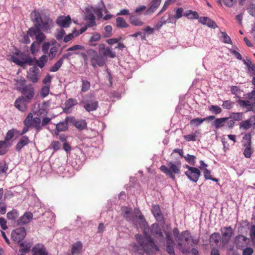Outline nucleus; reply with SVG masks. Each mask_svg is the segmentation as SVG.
Instances as JSON below:
<instances>
[{
  "instance_id": "nucleus-37",
  "label": "nucleus",
  "mask_w": 255,
  "mask_h": 255,
  "mask_svg": "<svg viewBox=\"0 0 255 255\" xmlns=\"http://www.w3.org/2000/svg\"><path fill=\"white\" fill-rule=\"evenodd\" d=\"M77 104V101L76 99L70 98L66 100L64 103V111L69 110L72 107Z\"/></svg>"
},
{
  "instance_id": "nucleus-26",
  "label": "nucleus",
  "mask_w": 255,
  "mask_h": 255,
  "mask_svg": "<svg viewBox=\"0 0 255 255\" xmlns=\"http://www.w3.org/2000/svg\"><path fill=\"white\" fill-rule=\"evenodd\" d=\"M123 217L128 221H132V212L131 208L127 207H122L121 208Z\"/></svg>"
},
{
  "instance_id": "nucleus-41",
  "label": "nucleus",
  "mask_w": 255,
  "mask_h": 255,
  "mask_svg": "<svg viewBox=\"0 0 255 255\" xmlns=\"http://www.w3.org/2000/svg\"><path fill=\"white\" fill-rule=\"evenodd\" d=\"M32 126L38 130L41 129L42 126H41V120L39 118H32Z\"/></svg>"
},
{
  "instance_id": "nucleus-55",
  "label": "nucleus",
  "mask_w": 255,
  "mask_h": 255,
  "mask_svg": "<svg viewBox=\"0 0 255 255\" xmlns=\"http://www.w3.org/2000/svg\"><path fill=\"white\" fill-rule=\"evenodd\" d=\"M184 158L189 163H190L192 165H195V160L196 158L195 156L187 154L186 156H184Z\"/></svg>"
},
{
  "instance_id": "nucleus-8",
  "label": "nucleus",
  "mask_w": 255,
  "mask_h": 255,
  "mask_svg": "<svg viewBox=\"0 0 255 255\" xmlns=\"http://www.w3.org/2000/svg\"><path fill=\"white\" fill-rule=\"evenodd\" d=\"M41 30L35 27H31L28 29L27 33L31 37L34 36L36 39L35 42L40 44L46 39V36Z\"/></svg>"
},
{
  "instance_id": "nucleus-35",
  "label": "nucleus",
  "mask_w": 255,
  "mask_h": 255,
  "mask_svg": "<svg viewBox=\"0 0 255 255\" xmlns=\"http://www.w3.org/2000/svg\"><path fill=\"white\" fill-rule=\"evenodd\" d=\"M34 60L33 65H37L40 68H43L46 62L47 61V56L45 55H43L41 56L39 59L37 60L35 58L33 59Z\"/></svg>"
},
{
  "instance_id": "nucleus-48",
  "label": "nucleus",
  "mask_w": 255,
  "mask_h": 255,
  "mask_svg": "<svg viewBox=\"0 0 255 255\" xmlns=\"http://www.w3.org/2000/svg\"><path fill=\"white\" fill-rule=\"evenodd\" d=\"M209 110L216 115L220 114L222 112V109L221 107L217 105H211L209 107Z\"/></svg>"
},
{
  "instance_id": "nucleus-62",
  "label": "nucleus",
  "mask_w": 255,
  "mask_h": 255,
  "mask_svg": "<svg viewBox=\"0 0 255 255\" xmlns=\"http://www.w3.org/2000/svg\"><path fill=\"white\" fill-rule=\"evenodd\" d=\"M52 76L49 74H47L42 80V83L45 85H49L51 83Z\"/></svg>"
},
{
  "instance_id": "nucleus-53",
  "label": "nucleus",
  "mask_w": 255,
  "mask_h": 255,
  "mask_svg": "<svg viewBox=\"0 0 255 255\" xmlns=\"http://www.w3.org/2000/svg\"><path fill=\"white\" fill-rule=\"evenodd\" d=\"M40 43L34 41L30 46V52L32 54L36 53L39 49Z\"/></svg>"
},
{
  "instance_id": "nucleus-23",
  "label": "nucleus",
  "mask_w": 255,
  "mask_h": 255,
  "mask_svg": "<svg viewBox=\"0 0 255 255\" xmlns=\"http://www.w3.org/2000/svg\"><path fill=\"white\" fill-rule=\"evenodd\" d=\"M32 255H48L45 247L40 244H36L32 249Z\"/></svg>"
},
{
  "instance_id": "nucleus-56",
  "label": "nucleus",
  "mask_w": 255,
  "mask_h": 255,
  "mask_svg": "<svg viewBox=\"0 0 255 255\" xmlns=\"http://www.w3.org/2000/svg\"><path fill=\"white\" fill-rule=\"evenodd\" d=\"M184 15L190 19H199V18H200L199 17V15L196 11H193L191 10H189L188 12H186V13L184 14Z\"/></svg>"
},
{
  "instance_id": "nucleus-40",
  "label": "nucleus",
  "mask_w": 255,
  "mask_h": 255,
  "mask_svg": "<svg viewBox=\"0 0 255 255\" xmlns=\"http://www.w3.org/2000/svg\"><path fill=\"white\" fill-rule=\"evenodd\" d=\"M18 132V131L15 128H12L8 130L4 138V140L6 142L8 141L14 137L15 133Z\"/></svg>"
},
{
  "instance_id": "nucleus-25",
  "label": "nucleus",
  "mask_w": 255,
  "mask_h": 255,
  "mask_svg": "<svg viewBox=\"0 0 255 255\" xmlns=\"http://www.w3.org/2000/svg\"><path fill=\"white\" fill-rule=\"evenodd\" d=\"M30 142L29 138L26 136H22L15 146V150L19 152L21 149Z\"/></svg>"
},
{
  "instance_id": "nucleus-32",
  "label": "nucleus",
  "mask_w": 255,
  "mask_h": 255,
  "mask_svg": "<svg viewBox=\"0 0 255 255\" xmlns=\"http://www.w3.org/2000/svg\"><path fill=\"white\" fill-rule=\"evenodd\" d=\"M130 23L134 26H141L144 25V22L134 15H131L129 17Z\"/></svg>"
},
{
  "instance_id": "nucleus-12",
  "label": "nucleus",
  "mask_w": 255,
  "mask_h": 255,
  "mask_svg": "<svg viewBox=\"0 0 255 255\" xmlns=\"http://www.w3.org/2000/svg\"><path fill=\"white\" fill-rule=\"evenodd\" d=\"M151 233L158 240L159 244L164 243L163 234L158 224L155 223L152 225L151 227Z\"/></svg>"
},
{
  "instance_id": "nucleus-61",
  "label": "nucleus",
  "mask_w": 255,
  "mask_h": 255,
  "mask_svg": "<svg viewBox=\"0 0 255 255\" xmlns=\"http://www.w3.org/2000/svg\"><path fill=\"white\" fill-rule=\"evenodd\" d=\"M112 27L111 25H108L104 27L105 31V34H104V37H109L112 35Z\"/></svg>"
},
{
  "instance_id": "nucleus-59",
  "label": "nucleus",
  "mask_w": 255,
  "mask_h": 255,
  "mask_svg": "<svg viewBox=\"0 0 255 255\" xmlns=\"http://www.w3.org/2000/svg\"><path fill=\"white\" fill-rule=\"evenodd\" d=\"M205 119L197 118L191 120L190 124L192 125H195V126H198L201 125L203 122L205 121Z\"/></svg>"
},
{
  "instance_id": "nucleus-43",
  "label": "nucleus",
  "mask_w": 255,
  "mask_h": 255,
  "mask_svg": "<svg viewBox=\"0 0 255 255\" xmlns=\"http://www.w3.org/2000/svg\"><path fill=\"white\" fill-rule=\"evenodd\" d=\"M161 0H152L148 11L153 12L160 5Z\"/></svg>"
},
{
  "instance_id": "nucleus-10",
  "label": "nucleus",
  "mask_w": 255,
  "mask_h": 255,
  "mask_svg": "<svg viewBox=\"0 0 255 255\" xmlns=\"http://www.w3.org/2000/svg\"><path fill=\"white\" fill-rule=\"evenodd\" d=\"M26 236V230L24 227H19L12 231L11 234V239L14 242L20 243Z\"/></svg>"
},
{
  "instance_id": "nucleus-38",
  "label": "nucleus",
  "mask_w": 255,
  "mask_h": 255,
  "mask_svg": "<svg viewBox=\"0 0 255 255\" xmlns=\"http://www.w3.org/2000/svg\"><path fill=\"white\" fill-rule=\"evenodd\" d=\"M86 19L89 20L88 26L92 27L96 25L95 16L91 12H88L86 16Z\"/></svg>"
},
{
  "instance_id": "nucleus-31",
  "label": "nucleus",
  "mask_w": 255,
  "mask_h": 255,
  "mask_svg": "<svg viewBox=\"0 0 255 255\" xmlns=\"http://www.w3.org/2000/svg\"><path fill=\"white\" fill-rule=\"evenodd\" d=\"M172 16L170 14H169L168 18H166L165 15L161 17L160 19L157 22L155 25V29H159L161 28L163 25L166 24L167 22H171V19Z\"/></svg>"
},
{
  "instance_id": "nucleus-11",
  "label": "nucleus",
  "mask_w": 255,
  "mask_h": 255,
  "mask_svg": "<svg viewBox=\"0 0 255 255\" xmlns=\"http://www.w3.org/2000/svg\"><path fill=\"white\" fill-rule=\"evenodd\" d=\"M244 139L246 140L244 144L245 148L244 151V155L246 158H250L251 157L253 152V150L251 148V139L252 136L250 133H248L245 135L243 137Z\"/></svg>"
},
{
  "instance_id": "nucleus-16",
  "label": "nucleus",
  "mask_w": 255,
  "mask_h": 255,
  "mask_svg": "<svg viewBox=\"0 0 255 255\" xmlns=\"http://www.w3.org/2000/svg\"><path fill=\"white\" fill-rule=\"evenodd\" d=\"M39 70L36 67H32L28 70L27 74V78L32 83H37L38 81V73Z\"/></svg>"
},
{
  "instance_id": "nucleus-28",
  "label": "nucleus",
  "mask_w": 255,
  "mask_h": 255,
  "mask_svg": "<svg viewBox=\"0 0 255 255\" xmlns=\"http://www.w3.org/2000/svg\"><path fill=\"white\" fill-rule=\"evenodd\" d=\"M254 122V116H251L249 119L242 121L239 125L240 128L244 129H248L253 126Z\"/></svg>"
},
{
  "instance_id": "nucleus-45",
  "label": "nucleus",
  "mask_w": 255,
  "mask_h": 255,
  "mask_svg": "<svg viewBox=\"0 0 255 255\" xmlns=\"http://www.w3.org/2000/svg\"><path fill=\"white\" fill-rule=\"evenodd\" d=\"M62 60L59 59L57 61L53 66L50 67L49 71L51 72H55L57 71L63 64Z\"/></svg>"
},
{
  "instance_id": "nucleus-20",
  "label": "nucleus",
  "mask_w": 255,
  "mask_h": 255,
  "mask_svg": "<svg viewBox=\"0 0 255 255\" xmlns=\"http://www.w3.org/2000/svg\"><path fill=\"white\" fill-rule=\"evenodd\" d=\"M151 212L156 220L163 224L164 223V219L160 208L158 205H153L152 206Z\"/></svg>"
},
{
  "instance_id": "nucleus-24",
  "label": "nucleus",
  "mask_w": 255,
  "mask_h": 255,
  "mask_svg": "<svg viewBox=\"0 0 255 255\" xmlns=\"http://www.w3.org/2000/svg\"><path fill=\"white\" fill-rule=\"evenodd\" d=\"M199 22L203 25H206L208 27L215 29L218 27V25L215 22L208 17L203 16L199 18Z\"/></svg>"
},
{
  "instance_id": "nucleus-58",
  "label": "nucleus",
  "mask_w": 255,
  "mask_h": 255,
  "mask_svg": "<svg viewBox=\"0 0 255 255\" xmlns=\"http://www.w3.org/2000/svg\"><path fill=\"white\" fill-rule=\"evenodd\" d=\"M204 177L206 179H210L212 181L218 182V179L215 178H213L211 175V172L207 169H205L204 171Z\"/></svg>"
},
{
  "instance_id": "nucleus-6",
  "label": "nucleus",
  "mask_w": 255,
  "mask_h": 255,
  "mask_svg": "<svg viewBox=\"0 0 255 255\" xmlns=\"http://www.w3.org/2000/svg\"><path fill=\"white\" fill-rule=\"evenodd\" d=\"M11 58L12 62L21 67L24 66L25 64L31 66L33 65L34 60L28 55L24 54L20 51L15 52Z\"/></svg>"
},
{
  "instance_id": "nucleus-22",
  "label": "nucleus",
  "mask_w": 255,
  "mask_h": 255,
  "mask_svg": "<svg viewBox=\"0 0 255 255\" xmlns=\"http://www.w3.org/2000/svg\"><path fill=\"white\" fill-rule=\"evenodd\" d=\"M33 218V214L30 212H25L17 221V225H24L29 223Z\"/></svg>"
},
{
  "instance_id": "nucleus-39",
  "label": "nucleus",
  "mask_w": 255,
  "mask_h": 255,
  "mask_svg": "<svg viewBox=\"0 0 255 255\" xmlns=\"http://www.w3.org/2000/svg\"><path fill=\"white\" fill-rule=\"evenodd\" d=\"M229 119H232L234 121H241L244 118V113L240 112V113H232L230 115V117H229Z\"/></svg>"
},
{
  "instance_id": "nucleus-15",
  "label": "nucleus",
  "mask_w": 255,
  "mask_h": 255,
  "mask_svg": "<svg viewBox=\"0 0 255 255\" xmlns=\"http://www.w3.org/2000/svg\"><path fill=\"white\" fill-rule=\"evenodd\" d=\"M30 102V101H27L23 96H21L15 101L14 105L19 111L24 112L27 109V104Z\"/></svg>"
},
{
  "instance_id": "nucleus-4",
  "label": "nucleus",
  "mask_w": 255,
  "mask_h": 255,
  "mask_svg": "<svg viewBox=\"0 0 255 255\" xmlns=\"http://www.w3.org/2000/svg\"><path fill=\"white\" fill-rule=\"evenodd\" d=\"M181 163L180 161L173 162L170 161L168 163V166L161 165L160 170L173 180H175V174H179L181 172Z\"/></svg>"
},
{
  "instance_id": "nucleus-63",
  "label": "nucleus",
  "mask_w": 255,
  "mask_h": 255,
  "mask_svg": "<svg viewBox=\"0 0 255 255\" xmlns=\"http://www.w3.org/2000/svg\"><path fill=\"white\" fill-rule=\"evenodd\" d=\"M250 235L252 242L255 243V225L252 226L250 230Z\"/></svg>"
},
{
  "instance_id": "nucleus-33",
  "label": "nucleus",
  "mask_w": 255,
  "mask_h": 255,
  "mask_svg": "<svg viewBox=\"0 0 255 255\" xmlns=\"http://www.w3.org/2000/svg\"><path fill=\"white\" fill-rule=\"evenodd\" d=\"M83 248V245L80 241L75 243L72 247L71 254L72 255H79Z\"/></svg>"
},
{
  "instance_id": "nucleus-52",
  "label": "nucleus",
  "mask_w": 255,
  "mask_h": 255,
  "mask_svg": "<svg viewBox=\"0 0 255 255\" xmlns=\"http://www.w3.org/2000/svg\"><path fill=\"white\" fill-rule=\"evenodd\" d=\"M235 104L234 102L230 100H226L223 102L222 107L227 110H230L233 108Z\"/></svg>"
},
{
  "instance_id": "nucleus-49",
  "label": "nucleus",
  "mask_w": 255,
  "mask_h": 255,
  "mask_svg": "<svg viewBox=\"0 0 255 255\" xmlns=\"http://www.w3.org/2000/svg\"><path fill=\"white\" fill-rule=\"evenodd\" d=\"M222 35L220 39L225 43L232 44L231 38L228 35L226 32H221Z\"/></svg>"
},
{
  "instance_id": "nucleus-27",
  "label": "nucleus",
  "mask_w": 255,
  "mask_h": 255,
  "mask_svg": "<svg viewBox=\"0 0 255 255\" xmlns=\"http://www.w3.org/2000/svg\"><path fill=\"white\" fill-rule=\"evenodd\" d=\"M104 51L103 54L105 56H108L110 58H114L116 57V53L115 52H113L111 48L110 47H107L106 48L105 47L104 45L102 44L100 45L99 48V52H101L102 51Z\"/></svg>"
},
{
  "instance_id": "nucleus-19",
  "label": "nucleus",
  "mask_w": 255,
  "mask_h": 255,
  "mask_svg": "<svg viewBox=\"0 0 255 255\" xmlns=\"http://www.w3.org/2000/svg\"><path fill=\"white\" fill-rule=\"evenodd\" d=\"M70 121H74V117H67L64 122L57 124L56 126L57 131H55V134L58 135L59 131L66 130L68 129V123H70Z\"/></svg>"
},
{
  "instance_id": "nucleus-7",
  "label": "nucleus",
  "mask_w": 255,
  "mask_h": 255,
  "mask_svg": "<svg viewBox=\"0 0 255 255\" xmlns=\"http://www.w3.org/2000/svg\"><path fill=\"white\" fill-rule=\"evenodd\" d=\"M87 54L90 58L91 65L95 68L97 66L103 67L105 64V61L102 56L98 54L97 52L92 49L87 51Z\"/></svg>"
},
{
  "instance_id": "nucleus-60",
  "label": "nucleus",
  "mask_w": 255,
  "mask_h": 255,
  "mask_svg": "<svg viewBox=\"0 0 255 255\" xmlns=\"http://www.w3.org/2000/svg\"><path fill=\"white\" fill-rule=\"evenodd\" d=\"M236 1L237 0H219L220 3H223L228 7H232Z\"/></svg>"
},
{
  "instance_id": "nucleus-50",
  "label": "nucleus",
  "mask_w": 255,
  "mask_h": 255,
  "mask_svg": "<svg viewBox=\"0 0 255 255\" xmlns=\"http://www.w3.org/2000/svg\"><path fill=\"white\" fill-rule=\"evenodd\" d=\"M49 85H45L42 87L40 92V96L43 98L46 97L49 94Z\"/></svg>"
},
{
  "instance_id": "nucleus-9",
  "label": "nucleus",
  "mask_w": 255,
  "mask_h": 255,
  "mask_svg": "<svg viewBox=\"0 0 255 255\" xmlns=\"http://www.w3.org/2000/svg\"><path fill=\"white\" fill-rule=\"evenodd\" d=\"M166 237V251L170 255H175L174 246L175 243L172 237V233L170 232L164 231Z\"/></svg>"
},
{
  "instance_id": "nucleus-57",
  "label": "nucleus",
  "mask_w": 255,
  "mask_h": 255,
  "mask_svg": "<svg viewBox=\"0 0 255 255\" xmlns=\"http://www.w3.org/2000/svg\"><path fill=\"white\" fill-rule=\"evenodd\" d=\"M58 51V48L56 46H53L50 49V51L48 54V57L50 59H54L56 55V53Z\"/></svg>"
},
{
  "instance_id": "nucleus-17",
  "label": "nucleus",
  "mask_w": 255,
  "mask_h": 255,
  "mask_svg": "<svg viewBox=\"0 0 255 255\" xmlns=\"http://www.w3.org/2000/svg\"><path fill=\"white\" fill-rule=\"evenodd\" d=\"M191 171H186L185 174L191 181L196 182L201 175V172L196 167L191 168Z\"/></svg>"
},
{
  "instance_id": "nucleus-13",
  "label": "nucleus",
  "mask_w": 255,
  "mask_h": 255,
  "mask_svg": "<svg viewBox=\"0 0 255 255\" xmlns=\"http://www.w3.org/2000/svg\"><path fill=\"white\" fill-rule=\"evenodd\" d=\"M250 239L246 237L240 235L236 237L235 239V244L237 249H242L249 245Z\"/></svg>"
},
{
  "instance_id": "nucleus-42",
  "label": "nucleus",
  "mask_w": 255,
  "mask_h": 255,
  "mask_svg": "<svg viewBox=\"0 0 255 255\" xmlns=\"http://www.w3.org/2000/svg\"><path fill=\"white\" fill-rule=\"evenodd\" d=\"M82 87L81 92L85 93L87 92L90 88L91 84L89 81L86 79H82Z\"/></svg>"
},
{
  "instance_id": "nucleus-46",
  "label": "nucleus",
  "mask_w": 255,
  "mask_h": 255,
  "mask_svg": "<svg viewBox=\"0 0 255 255\" xmlns=\"http://www.w3.org/2000/svg\"><path fill=\"white\" fill-rule=\"evenodd\" d=\"M7 142L5 140L0 141V155H4L7 151Z\"/></svg>"
},
{
  "instance_id": "nucleus-3",
  "label": "nucleus",
  "mask_w": 255,
  "mask_h": 255,
  "mask_svg": "<svg viewBox=\"0 0 255 255\" xmlns=\"http://www.w3.org/2000/svg\"><path fill=\"white\" fill-rule=\"evenodd\" d=\"M198 243V241L193 240L188 231H185L182 232L179 236L177 245L182 253L188 254L190 253V248L193 245Z\"/></svg>"
},
{
  "instance_id": "nucleus-18",
  "label": "nucleus",
  "mask_w": 255,
  "mask_h": 255,
  "mask_svg": "<svg viewBox=\"0 0 255 255\" xmlns=\"http://www.w3.org/2000/svg\"><path fill=\"white\" fill-rule=\"evenodd\" d=\"M56 23L63 28H68L71 23V18L69 15L60 16L56 19Z\"/></svg>"
},
{
  "instance_id": "nucleus-54",
  "label": "nucleus",
  "mask_w": 255,
  "mask_h": 255,
  "mask_svg": "<svg viewBox=\"0 0 255 255\" xmlns=\"http://www.w3.org/2000/svg\"><path fill=\"white\" fill-rule=\"evenodd\" d=\"M220 240V236L218 233L212 234L210 237V242L218 244Z\"/></svg>"
},
{
  "instance_id": "nucleus-47",
  "label": "nucleus",
  "mask_w": 255,
  "mask_h": 255,
  "mask_svg": "<svg viewBox=\"0 0 255 255\" xmlns=\"http://www.w3.org/2000/svg\"><path fill=\"white\" fill-rule=\"evenodd\" d=\"M32 114L31 113H29L23 121L24 125L29 127L32 126Z\"/></svg>"
},
{
  "instance_id": "nucleus-44",
  "label": "nucleus",
  "mask_w": 255,
  "mask_h": 255,
  "mask_svg": "<svg viewBox=\"0 0 255 255\" xmlns=\"http://www.w3.org/2000/svg\"><path fill=\"white\" fill-rule=\"evenodd\" d=\"M238 103L240 106L246 107L248 111H251L252 102L248 100H239Z\"/></svg>"
},
{
  "instance_id": "nucleus-2",
  "label": "nucleus",
  "mask_w": 255,
  "mask_h": 255,
  "mask_svg": "<svg viewBox=\"0 0 255 255\" xmlns=\"http://www.w3.org/2000/svg\"><path fill=\"white\" fill-rule=\"evenodd\" d=\"M34 27L42 30L45 32L50 30L54 26L52 20L46 15H41L39 12L34 10L31 14Z\"/></svg>"
},
{
  "instance_id": "nucleus-29",
  "label": "nucleus",
  "mask_w": 255,
  "mask_h": 255,
  "mask_svg": "<svg viewBox=\"0 0 255 255\" xmlns=\"http://www.w3.org/2000/svg\"><path fill=\"white\" fill-rule=\"evenodd\" d=\"M70 123L74 124L76 128L82 130L86 128L87 124L85 120H80L76 121L74 118V121H70Z\"/></svg>"
},
{
  "instance_id": "nucleus-30",
  "label": "nucleus",
  "mask_w": 255,
  "mask_h": 255,
  "mask_svg": "<svg viewBox=\"0 0 255 255\" xmlns=\"http://www.w3.org/2000/svg\"><path fill=\"white\" fill-rule=\"evenodd\" d=\"M228 120H229V117L216 119L213 122L214 126L217 129L220 128L225 126L226 122Z\"/></svg>"
},
{
  "instance_id": "nucleus-36",
  "label": "nucleus",
  "mask_w": 255,
  "mask_h": 255,
  "mask_svg": "<svg viewBox=\"0 0 255 255\" xmlns=\"http://www.w3.org/2000/svg\"><path fill=\"white\" fill-rule=\"evenodd\" d=\"M19 215V212L17 210L13 209L7 213L6 218L9 220L14 221L18 218Z\"/></svg>"
},
{
  "instance_id": "nucleus-34",
  "label": "nucleus",
  "mask_w": 255,
  "mask_h": 255,
  "mask_svg": "<svg viewBox=\"0 0 255 255\" xmlns=\"http://www.w3.org/2000/svg\"><path fill=\"white\" fill-rule=\"evenodd\" d=\"M116 24L118 28H126L129 26V25L126 21L122 17H118L116 19Z\"/></svg>"
},
{
  "instance_id": "nucleus-14",
  "label": "nucleus",
  "mask_w": 255,
  "mask_h": 255,
  "mask_svg": "<svg viewBox=\"0 0 255 255\" xmlns=\"http://www.w3.org/2000/svg\"><path fill=\"white\" fill-rule=\"evenodd\" d=\"M221 232L222 234V243L225 245L227 244L233 234V229L231 226L224 227L221 229Z\"/></svg>"
},
{
  "instance_id": "nucleus-51",
  "label": "nucleus",
  "mask_w": 255,
  "mask_h": 255,
  "mask_svg": "<svg viewBox=\"0 0 255 255\" xmlns=\"http://www.w3.org/2000/svg\"><path fill=\"white\" fill-rule=\"evenodd\" d=\"M197 133H199V131L196 130L193 133L184 135V138L187 141H195L197 140L196 134Z\"/></svg>"
},
{
  "instance_id": "nucleus-64",
  "label": "nucleus",
  "mask_w": 255,
  "mask_h": 255,
  "mask_svg": "<svg viewBox=\"0 0 255 255\" xmlns=\"http://www.w3.org/2000/svg\"><path fill=\"white\" fill-rule=\"evenodd\" d=\"M101 39V35L99 33H95L93 36L90 38V42H96Z\"/></svg>"
},
{
  "instance_id": "nucleus-1",
  "label": "nucleus",
  "mask_w": 255,
  "mask_h": 255,
  "mask_svg": "<svg viewBox=\"0 0 255 255\" xmlns=\"http://www.w3.org/2000/svg\"><path fill=\"white\" fill-rule=\"evenodd\" d=\"M135 238L139 246L134 244L131 246L130 252L132 255H143L144 253L151 255L159 251L150 235H146L143 237L140 234H136Z\"/></svg>"
},
{
  "instance_id": "nucleus-21",
  "label": "nucleus",
  "mask_w": 255,
  "mask_h": 255,
  "mask_svg": "<svg viewBox=\"0 0 255 255\" xmlns=\"http://www.w3.org/2000/svg\"><path fill=\"white\" fill-rule=\"evenodd\" d=\"M99 107V102L96 100H87L85 102L84 109L88 112L96 111Z\"/></svg>"
},
{
  "instance_id": "nucleus-5",
  "label": "nucleus",
  "mask_w": 255,
  "mask_h": 255,
  "mask_svg": "<svg viewBox=\"0 0 255 255\" xmlns=\"http://www.w3.org/2000/svg\"><path fill=\"white\" fill-rule=\"evenodd\" d=\"M16 89L24 96V98L31 101L35 95L34 88L32 84L25 85V80L17 81Z\"/></svg>"
}]
</instances>
